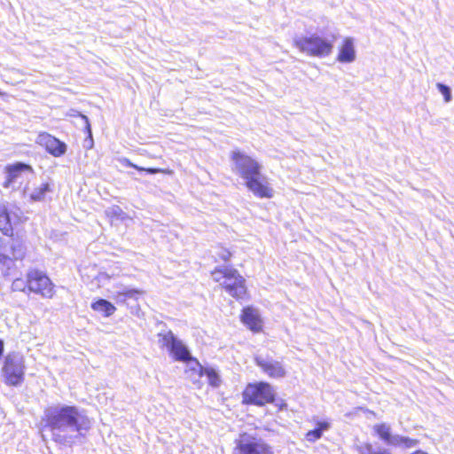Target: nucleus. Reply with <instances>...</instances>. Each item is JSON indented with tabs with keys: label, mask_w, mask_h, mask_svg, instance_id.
<instances>
[{
	"label": "nucleus",
	"mask_w": 454,
	"mask_h": 454,
	"mask_svg": "<svg viewBox=\"0 0 454 454\" xmlns=\"http://www.w3.org/2000/svg\"><path fill=\"white\" fill-rule=\"evenodd\" d=\"M43 422L53 442L68 447L84 438L92 427V421L83 409L64 403L45 408Z\"/></svg>",
	"instance_id": "1"
},
{
	"label": "nucleus",
	"mask_w": 454,
	"mask_h": 454,
	"mask_svg": "<svg viewBox=\"0 0 454 454\" xmlns=\"http://www.w3.org/2000/svg\"><path fill=\"white\" fill-rule=\"evenodd\" d=\"M233 171L246 182L247 189L258 198L270 199L274 195L273 189L270 186L267 176L262 174V165L239 151L231 153Z\"/></svg>",
	"instance_id": "2"
},
{
	"label": "nucleus",
	"mask_w": 454,
	"mask_h": 454,
	"mask_svg": "<svg viewBox=\"0 0 454 454\" xmlns=\"http://www.w3.org/2000/svg\"><path fill=\"white\" fill-rule=\"evenodd\" d=\"M334 40L335 36L333 35L330 38L328 36L323 37L317 33H313L305 36L294 37V44L300 51L308 56L323 58L332 53Z\"/></svg>",
	"instance_id": "3"
},
{
	"label": "nucleus",
	"mask_w": 454,
	"mask_h": 454,
	"mask_svg": "<svg viewBox=\"0 0 454 454\" xmlns=\"http://www.w3.org/2000/svg\"><path fill=\"white\" fill-rule=\"evenodd\" d=\"M212 277L232 297L242 299L246 295L245 278L239 275L237 270L227 266L216 268L212 272Z\"/></svg>",
	"instance_id": "4"
},
{
	"label": "nucleus",
	"mask_w": 454,
	"mask_h": 454,
	"mask_svg": "<svg viewBox=\"0 0 454 454\" xmlns=\"http://www.w3.org/2000/svg\"><path fill=\"white\" fill-rule=\"evenodd\" d=\"M158 343L160 348H167L176 361L184 362L188 364L189 368L194 366V358L188 348L172 333L168 330L166 332L159 333Z\"/></svg>",
	"instance_id": "5"
},
{
	"label": "nucleus",
	"mask_w": 454,
	"mask_h": 454,
	"mask_svg": "<svg viewBox=\"0 0 454 454\" xmlns=\"http://www.w3.org/2000/svg\"><path fill=\"white\" fill-rule=\"evenodd\" d=\"M242 396L245 403L263 406L274 403L276 391L270 383L260 381L248 384Z\"/></svg>",
	"instance_id": "6"
},
{
	"label": "nucleus",
	"mask_w": 454,
	"mask_h": 454,
	"mask_svg": "<svg viewBox=\"0 0 454 454\" xmlns=\"http://www.w3.org/2000/svg\"><path fill=\"white\" fill-rule=\"evenodd\" d=\"M3 374L5 383L10 386H19L24 380L25 365L24 357L19 352L9 353L3 366Z\"/></svg>",
	"instance_id": "7"
},
{
	"label": "nucleus",
	"mask_w": 454,
	"mask_h": 454,
	"mask_svg": "<svg viewBox=\"0 0 454 454\" xmlns=\"http://www.w3.org/2000/svg\"><path fill=\"white\" fill-rule=\"evenodd\" d=\"M234 454H274L271 447L262 439L248 434H241L237 441Z\"/></svg>",
	"instance_id": "8"
},
{
	"label": "nucleus",
	"mask_w": 454,
	"mask_h": 454,
	"mask_svg": "<svg viewBox=\"0 0 454 454\" xmlns=\"http://www.w3.org/2000/svg\"><path fill=\"white\" fill-rule=\"evenodd\" d=\"M29 291L41 294L44 298L53 295V285L51 279L38 270H31L27 275Z\"/></svg>",
	"instance_id": "9"
},
{
	"label": "nucleus",
	"mask_w": 454,
	"mask_h": 454,
	"mask_svg": "<svg viewBox=\"0 0 454 454\" xmlns=\"http://www.w3.org/2000/svg\"><path fill=\"white\" fill-rule=\"evenodd\" d=\"M6 175L4 187H14L15 184H21L24 178L34 173L33 168L27 163L18 161L13 164H8L4 168Z\"/></svg>",
	"instance_id": "10"
},
{
	"label": "nucleus",
	"mask_w": 454,
	"mask_h": 454,
	"mask_svg": "<svg viewBox=\"0 0 454 454\" xmlns=\"http://www.w3.org/2000/svg\"><path fill=\"white\" fill-rule=\"evenodd\" d=\"M36 143L54 157H60L67 152V145L48 133L39 134Z\"/></svg>",
	"instance_id": "11"
},
{
	"label": "nucleus",
	"mask_w": 454,
	"mask_h": 454,
	"mask_svg": "<svg viewBox=\"0 0 454 454\" xmlns=\"http://www.w3.org/2000/svg\"><path fill=\"white\" fill-rule=\"evenodd\" d=\"M254 361L256 365L270 378H283L286 373L281 363L271 357L257 356L254 357Z\"/></svg>",
	"instance_id": "12"
},
{
	"label": "nucleus",
	"mask_w": 454,
	"mask_h": 454,
	"mask_svg": "<svg viewBox=\"0 0 454 454\" xmlns=\"http://www.w3.org/2000/svg\"><path fill=\"white\" fill-rule=\"evenodd\" d=\"M241 321L254 333H258L262 330V319L258 311L254 308L247 307L243 309Z\"/></svg>",
	"instance_id": "13"
},
{
	"label": "nucleus",
	"mask_w": 454,
	"mask_h": 454,
	"mask_svg": "<svg viewBox=\"0 0 454 454\" xmlns=\"http://www.w3.org/2000/svg\"><path fill=\"white\" fill-rule=\"evenodd\" d=\"M191 371L197 372L200 376L205 375L208 384L214 387H218L221 385L222 380L216 370L202 366L198 360H194V366H191Z\"/></svg>",
	"instance_id": "14"
},
{
	"label": "nucleus",
	"mask_w": 454,
	"mask_h": 454,
	"mask_svg": "<svg viewBox=\"0 0 454 454\" xmlns=\"http://www.w3.org/2000/svg\"><path fill=\"white\" fill-rule=\"evenodd\" d=\"M341 63H351L356 59L354 40L351 37L345 38L337 57Z\"/></svg>",
	"instance_id": "15"
},
{
	"label": "nucleus",
	"mask_w": 454,
	"mask_h": 454,
	"mask_svg": "<svg viewBox=\"0 0 454 454\" xmlns=\"http://www.w3.org/2000/svg\"><path fill=\"white\" fill-rule=\"evenodd\" d=\"M0 231L5 236H12L13 234L10 214L6 206L4 204H0Z\"/></svg>",
	"instance_id": "16"
},
{
	"label": "nucleus",
	"mask_w": 454,
	"mask_h": 454,
	"mask_svg": "<svg viewBox=\"0 0 454 454\" xmlns=\"http://www.w3.org/2000/svg\"><path fill=\"white\" fill-rule=\"evenodd\" d=\"M91 309L98 313H101L104 317H110L116 310L114 305L106 299H98L92 302Z\"/></svg>",
	"instance_id": "17"
},
{
	"label": "nucleus",
	"mask_w": 454,
	"mask_h": 454,
	"mask_svg": "<svg viewBox=\"0 0 454 454\" xmlns=\"http://www.w3.org/2000/svg\"><path fill=\"white\" fill-rule=\"evenodd\" d=\"M331 427V424L328 421H317V427L309 430L305 438L308 442H315L318 439H320L325 431H327Z\"/></svg>",
	"instance_id": "18"
},
{
	"label": "nucleus",
	"mask_w": 454,
	"mask_h": 454,
	"mask_svg": "<svg viewBox=\"0 0 454 454\" xmlns=\"http://www.w3.org/2000/svg\"><path fill=\"white\" fill-rule=\"evenodd\" d=\"M392 446L403 447L406 449L416 447L419 444V440L411 439L410 437L395 434L394 440L391 442Z\"/></svg>",
	"instance_id": "19"
},
{
	"label": "nucleus",
	"mask_w": 454,
	"mask_h": 454,
	"mask_svg": "<svg viewBox=\"0 0 454 454\" xmlns=\"http://www.w3.org/2000/svg\"><path fill=\"white\" fill-rule=\"evenodd\" d=\"M375 431L379 434V436L385 441V442L388 445H392V441L395 438V435L391 434L390 427L386 424H380L375 426Z\"/></svg>",
	"instance_id": "20"
},
{
	"label": "nucleus",
	"mask_w": 454,
	"mask_h": 454,
	"mask_svg": "<svg viewBox=\"0 0 454 454\" xmlns=\"http://www.w3.org/2000/svg\"><path fill=\"white\" fill-rule=\"evenodd\" d=\"M51 192V187L48 183L42 184L39 187L34 189L30 194L32 201H43L47 192Z\"/></svg>",
	"instance_id": "21"
},
{
	"label": "nucleus",
	"mask_w": 454,
	"mask_h": 454,
	"mask_svg": "<svg viewBox=\"0 0 454 454\" xmlns=\"http://www.w3.org/2000/svg\"><path fill=\"white\" fill-rule=\"evenodd\" d=\"M124 162H125V165L127 167L133 168H135V169H137L138 171L146 172L147 174L154 175V174H158V173L162 172V170L160 168H143V167H139V166L132 163L128 159H124Z\"/></svg>",
	"instance_id": "22"
},
{
	"label": "nucleus",
	"mask_w": 454,
	"mask_h": 454,
	"mask_svg": "<svg viewBox=\"0 0 454 454\" xmlns=\"http://www.w3.org/2000/svg\"><path fill=\"white\" fill-rule=\"evenodd\" d=\"M124 294H125V297H126V300H134V301H137L138 298L143 294V291L139 290V289H136V288H129V287H124L122 289Z\"/></svg>",
	"instance_id": "23"
},
{
	"label": "nucleus",
	"mask_w": 454,
	"mask_h": 454,
	"mask_svg": "<svg viewBox=\"0 0 454 454\" xmlns=\"http://www.w3.org/2000/svg\"><path fill=\"white\" fill-rule=\"evenodd\" d=\"M438 90L442 93L444 98L445 102L449 103L452 100L451 90L448 85L438 82L436 84Z\"/></svg>",
	"instance_id": "24"
},
{
	"label": "nucleus",
	"mask_w": 454,
	"mask_h": 454,
	"mask_svg": "<svg viewBox=\"0 0 454 454\" xmlns=\"http://www.w3.org/2000/svg\"><path fill=\"white\" fill-rule=\"evenodd\" d=\"M12 257L14 260H21L25 255L24 248L21 245H12Z\"/></svg>",
	"instance_id": "25"
},
{
	"label": "nucleus",
	"mask_w": 454,
	"mask_h": 454,
	"mask_svg": "<svg viewBox=\"0 0 454 454\" xmlns=\"http://www.w3.org/2000/svg\"><path fill=\"white\" fill-rule=\"evenodd\" d=\"M357 450L359 454H372L374 451L372 445L370 443L358 446Z\"/></svg>",
	"instance_id": "26"
},
{
	"label": "nucleus",
	"mask_w": 454,
	"mask_h": 454,
	"mask_svg": "<svg viewBox=\"0 0 454 454\" xmlns=\"http://www.w3.org/2000/svg\"><path fill=\"white\" fill-rule=\"evenodd\" d=\"M77 115L79 117H81V119L84 121L85 129L88 132L89 136L91 137L92 134H91V128H90V123L89 118L86 115H84L81 113H78V112H77Z\"/></svg>",
	"instance_id": "27"
},
{
	"label": "nucleus",
	"mask_w": 454,
	"mask_h": 454,
	"mask_svg": "<svg viewBox=\"0 0 454 454\" xmlns=\"http://www.w3.org/2000/svg\"><path fill=\"white\" fill-rule=\"evenodd\" d=\"M114 299L117 303H125L127 301L122 290L115 292L114 294Z\"/></svg>",
	"instance_id": "28"
},
{
	"label": "nucleus",
	"mask_w": 454,
	"mask_h": 454,
	"mask_svg": "<svg viewBox=\"0 0 454 454\" xmlns=\"http://www.w3.org/2000/svg\"><path fill=\"white\" fill-rule=\"evenodd\" d=\"M11 262H12V259L8 255H6L3 253H0V265L1 266L6 267L9 269Z\"/></svg>",
	"instance_id": "29"
},
{
	"label": "nucleus",
	"mask_w": 454,
	"mask_h": 454,
	"mask_svg": "<svg viewBox=\"0 0 454 454\" xmlns=\"http://www.w3.org/2000/svg\"><path fill=\"white\" fill-rule=\"evenodd\" d=\"M217 254L224 262H228L231 256V253L224 248H221Z\"/></svg>",
	"instance_id": "30"
},
{
	"label": "nucleus",
	"mask_w": 454,
	"mask_h": 454,
	"mask_svg": "<svg viewBox=\"0 0 454 454\" xmlns=\"http://www.w3.org/2000/svg\"><path fill=\"white\" fill-rule=\"evenodd\" d=\"M4 340L0 339V358L2 357L3 353H4Z\"/></svg>",
	"instance_id": "31"
},
{
	"label": "nucleus",
	"mask_w": 454,
	"mask_h": 454,
	"mask_svg": "<svg viewBox=\"0 0 454 454\" xmlns=\"http://www.w3.org/2000/svg\"><path fill=\"white\" fill-rule=\"evenodd\" d=\"M372 454H390V453H389V451L387 450H382L378 451V452L373 451Z\"/></svg>",
	"instance_id": "32"
},
{
	"label": "nucleus",
	"mask_w": 454,
	"mask_h": 454,
	"mask_svg": "<svg viewBox=\"0 0 454 454\" xmlns=\"http://www.w3.org/2000/svg\"><path fill=\"white\" fill-rule=\"evenodd\" d=\"M411 454H427V452H425V451H423V450H419L414 451V452H413V453H411Z\"/></svg>",
	"instance_id": "33"
},
{
	"label": "nucleus",
	"mask_w": 454,
	"mask_h": 454,
	"mask_svg": "<svg viewBox=\"0 0 454 454\" xmlns=\"http://www.w3.org/2000/svg\"><path fill=\"white\" fill-rule=\"evenodd\" d=\"M2 247H3V240H2V239L0 238V248H2Z\"/></svg>",
	"instance_id": "34"
}]
</instances>
